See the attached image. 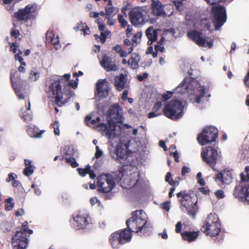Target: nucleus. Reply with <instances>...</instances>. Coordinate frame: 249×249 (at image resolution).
I'll list each match as a JSON object with an SVG mask.
<instances>
[{
	"label": "nucleus",
	"mask_w": 249,
	"mask_h": 249,
	"mask_svg": "<svg viewBox=\"0 0 249 249\" xmlns=\"http://www.w3.org/2000/svg\"><path fill=\"white\" fill-rule=\"evenodd\" d=\"M147 215L142 210L132 213V216L126 221L128 230L124 229L112 233L109 238V242L114 249H117L121 245L130 241L131 238V231L144 234L146 231L148 223Z\"/></svg>",
	"instance_id": "1"
},
{
	"label": "nucleus",
	"mask_w": 249,
	"mask_h": 249,
	"mask_svg": "<svg viewBox=\"0 0 249 249\" xmlns=\"http://www.w3.org/2000/svg\"><path fill=\"white\" fill-rule=\"evenodd\" d=\"M64 80H59L58 77H53L47 82L46 91L47 96L51 100L55 102L58 106H61L68 102L69 99L73 96V93L70 90L69 86H65L62 90V85Z\"/></svg>",
	"instance_id": "2"
},
{
	"label": "nucleus",
	"mask_w": 249,
	"mask_h": 249,
	"mask_svg": "<svg viewBox=\"0 0 249 249\" xmlns=\"http://www.w3.org/2000/svg\"><path fill=\"white\" fill-rule=\"evenodd\" d=\"M176 90L180 93L187 92L190 96H194V98L191 97V99L194 100L196 103H199L200 98L204 94V88L200 86L199 82L190 77L185 78L181 83L177 87Z\"/></svg>",
	"instance_id": "3"
},
{
	"label": "nucleus",
	"mask_w": 249,
	"mask_h": 249,
	"mask_svg": "<svg viewBox=\"0 0 249 249\" xmlns=\"http://www.w3.org/2000/svg\"><path fill=\"white\" fill-rule=\"evenodd\" d=\"M100 121L101 119L99 117H98L96 119H92L91 115H89L85 118V122L88 125L95 128L101 133L103 136L107 137V139H113L116 136L115 126L110 121H108V125L101 123Z\"/></svg>",
	"instance_id": "4"
},
{
	"label": "nucleus",
	"mask_w": 249,
	"mask_h": 249,
	"mask_svg": "<svg viewBox=\"0 0 249 249\" xmlns=\"http://www.w3.org/2000/svg\"><path fill=\"white\" fill-rule=\"evenodd\" d=\"M177 196L178 198L181 197L180 200L181 210L187 211L194 218L197 211L196 196L186 192L178 193Z\"/></svg>",
	"instance_id": "5"
},
{
	"label": "nucleus",
	"mask_w": 249,
	"mask_h": 249,
	"mask_svg": "<svg viewBox=\"0 0 249 249\" xmlns=\"http://www.w3.org/2000/svg\"><path fill=\"white\" fill-rule=\"evenodd\" d=\"M184 106L178 100H174L165 105L163 112L164 115L172 120H177L183 115Z\"/></svg>",
	"instance_id": "6"
},
{
	"label": "nucleus",
	"mask_w": 249,
	"mask_h": 249,
	"mask_svg": "<svg viewBox=\"0 0 249 249\" xmlns=\"http://www.w3.org/2000/svg\"><path fill=\"white\" fill-rule=\"evenodd\" d=\"M221 224L215 213H210L207 216L201 231L211 236L217 235L220 231Z\"/></svg>",
	"instance_id": "7"
},
{
	"label": "nucleus",
	"mask_w": 249,
	"mask_h": 249,
	"mask_svg": "<svg viewBox=\"0 0 249 249\" xmlns=\"http://www.w3.org/2000/svg\"><path fill=\"white\" fill-rule=\"evenodd\" d=\"M28 222L25 221L22 224L21 231H17L12 239V246L14 249H25L27 247L28 239L26 238Z\"/></svg>",
	"instance_id": "8"
},
{
	"label": "nucleus",
	"mask_w": 249,
	"mask_h": 249,
	"mask_svg": "<svg viewBox=\"0 0 249 249\" xmlns=\"http://www.w3.org/2000/svg\"><path fill=\"white\" fill-rule=\"evenodd\" d=\"M37 6L36 4H29L24 8L19 9L14 14V17L19 21H27L34 20L37 16Z\"/></svg>",
	"instance_id": "9"
},
{
	"label": "nucleus",
	"mask_w": 249,
	"mask_h": 249,
	"mask_svg": "<svg viewBox=\"0 0 249 249\" xmlns=\"http://www.w3.org/2000/svg\"><path fill=\"white\" fill-rule=\"evenodd\" d=\"M115 185L113 177L111 175H101L97 178V186L98 187V191L100 192L109 193Z\"/></svg>",
	"instance_id": "10"
},
{
	"label": "nucleus",
	"mask_w": 249,
	"mask_h": 249,
	"mask_svg": "<svg viewBox=\"0 0 249 249\" xmlns=\"http://www.w3.org/2000/svg\"><path fill=\"white\" fill-rule=\"evenodd\" d=\"M218 136V130L213 126L206 127L197 137L198 142L202 145L214 142Z\"/></svg>",
	"instance_id": "11"
},
{
	"label": "nucleus",
	"mask_w": 249,
	"mask_h": 249,
	"mask_svg": "<svg viewBox=\"0 0 249 249\" xmlns=\"http://www.w3.org/2000/svg\"><path fill=\"white\" fill-rule=\"evenodd\" d=\"M118 144L115 148L116 156L112 155L113 158L116 160L119 159H126L127 158L126 155H129L131 153H134L138 150V147L136 143L134 141H129L124 146Z\"/></svg>",
	"instance_id": "12"
},
{
	"label": "nucleus",
	"mask_w": 249,
	"mask_h": 249,
	"mask_svg": "<svg viewBox=\"0 0 249 249\" xmlns=\"http://www.w3.org/2000/svg\"><path fill=\"white\" fill-rule=\"evenodd\" d=\"M146 14V10L143 7H137L132 8L129 13L131 23L135 26L143 24L147 20Z\"/></svg>",
	"instance_id": "13"
},
{
	"label": "nucleus",
	"mask_w": 249,
	"mask_h": 249,
	"mask_svg": "<svg viewBox=\"0 0 249 249\" xmlns=\"http://www.w3.org/2000/svg\"><path fill=\"white\" fill-rule=\"evenodd\" d=\"M201 155L203 161L215 170L214 165L220 157L217 150L211 147L203 148Z\"/></svg>",
	"instance_id": "14"
},
{
	"label": "nucleus",
	"mask_w": 249,
	"mask_h": 249,
	"mask_svg": "<svg viewBox=\"0 0 249 249\" xmlns=\"http://www.w3.org/2000/svg\"><path fill=\"white\" fill-rule=\"evenodd\" d=\"M214 18L215 30H218L226 21V10L225 8L217 6L212 8Z\"/></svg>",
	"instance_id": "15"
},
{
	"label": "nucleus",
	"mask_w": 249,
	"mask_h": 249,
	"mask_svg": "<svg viewBox=\"0 0 249 249\" xmlns=\"http://www.w3.org/2000/svg\"><path fill=\"white\" fill-rule=\"evenodd\" d=\"M123 111L121 108L117 104H115L111 106L107 113V124L108 121L111 123L116 127L117 123H122L123 121Z\"/></svg>",
	"instance_id": "16"
},
{
	"label": "nucleus",
	"mask_w": 249,
	"mask_h": 249,
	"mask_svg": "<svg viewBox=\"0 0 249 249\" xmlns=\"http://www.w3.org/2000/svg\"><path fill=\"white\" fill-rule=\"evenodd\" d=\"M188 37L199 46L211 48L213 46V40H209L208 37L204 38L198 32L192 31L188 33Z\"/></svg>",
	"instance_id": "17"
},
{
	"label": "nucleus",
	"mask_w": 249,
	"mask_h": 249,
	"mask_svg": "<svg viewBox=\"0 0 249 249\" xmlns=\"http://www.w3.org/2000/svg\"><path fill=\"white\" fill-rule=\"evenodd\" d=\"M151 8L153 13L158 16H170L173 13L172 5H167L165 9H169V11L164 10L162 5L159 0H152Z\"/></svg>",
	"instance_id": "18"
},
{
	"label": "nucleus",
	"mask_w": 249,
	"mask_h": 249,
	"mask_svg": "<svg viewBox=\"0 0 249 249\" xmlns=\"http://www.w3.org/2000/svg\"><path fill=\"white\" fill-rule=\"evenodd\" d=\"M90 222V218L87 214H82L81 213H78L71 221L72 225L77 229L84 228Z\"/></svg>",
	"instance_id": "19"
},
{
	"label": "nucleus",
	"mask_w": 249,
	"mask_h": 249,
	"mask_svg": "<svg viewBox=\"0 0 249 249\" xmlns=\"http://www.w3.org/2000/svg\"><path fill=\"white\" fill-rule=\"evenodd\" d=\"M109 84L106 79H100L96 84L95 94L99 97L105 98L108 94Z\"/></svg>",
	"instance_id": "20"
},
{
	"label": "nucleus",
	"mask_w": 249,
	"mask_h": 249,
	"mask_svg": "<svg viewBox=\"0 0 249 249\" xmlns=\"http://www.w3.org/2000/svg\"><path fill=\"white\" fill-rule=\"evenodd\" d=\"M115 86L117 90L122 91L124 89H128L130 87L127 80V74L121 73L115 78Z\"/></svg>",
	"instance_id": "21"
},
{
	"label": "nucleus",
	"mask_w": 249,
	"mask_h": 249,
	"mask_svg": "<svg viewBox=\"0 0 249 249\" xmlns=\"http://www.w3.org/2000/svg\"><path fill=\"white\" fill-rule=\"evenodd\" d=\"M100 63L101 66L107 71H116L118 69L117 65L112 61V59L107 55L103 56Z\"/></svg>",
	"instance_id": "22"
},
{
	"label": "nucleus",
	"mask_w": 249,
	"mask_h": 249,
	"mask_svg": "<svg viewBox=\"0 0 249 249\" xmlns=\"http://www.w3.org/2000/svg\"><path fill=\"white\" fill-rule=\"evenodd\" d=\"M215 178L223 183L229 184L232 181V174L231 171L225 170L218 173Z\"/></svg>",
	"instance_id": "23"
},
{
	"label": "nucleus",
	"mask_w": 249,
	"mask_h": 249,
	"mask_svg": "<svg viewBox=\"0 0 249 249\" xmlns=\"http://www.w3.org/2000/svg\"><path fill=\"white\" fill-rule=\"evenodd\" d=\"M11 81L14 89L18 99H24L26 96V95L24 94L25 93L23 92L24 91L22 89V87L21 86V85L19 83L15 82L13 76H11Z\"/></svg>",
	"instance_id": "24"
},
{
	"label": "nucleus",
	"mask_w": 249,
	"mask_h": 249,
	"mask_svg": "<svg viewBox=\"0 0 249 249\" xmlns=\"http://www.w3.org/2000/svg\"><path fill=\"white\" fill-rule=\"evenodd\" d=\"M158 30H154L152 26H150L146 30L145 34L149 39L148 44H151L153 42H155L157 39L158 37Z\"/></svg>",
	"instance_id": "25"
},
{
	"label": "nucleus",
	"mask_w": 249,
	"mask_h": 249,
	"mask_svg": "<svg viewBox=\"0 0 249 249\" xmlns=\"http://www.w3.org/2000/svg\"><path fill=\"white\" fill-rule=\"evenodd\" d=\"M141 57L137 53H131V57L128 60V64L133 69H136L138 67L139 63Z\"/></svg>",
	"instance_id": "26"
},
{
	"label": "nucleus",
	"mask_w": 249,
	"mask_h": 249,
	"mask_svg": "<svg viewBox=\"0 0 249 249\" xmlns=\"http://www.w3.org/2000/svg\"><path fill=\"white\" fill-rule=\"evenodd\" d=\"M26 168L23 171V174L26 176H29L33 174L35 166L32 163V161L29 160H24Z\"/></svg>",
	"instance_id": "27"
},
{
	"label": "nucleus",
	"mask_w": 249,
	"mask_h": 249,
	"mask_svg": "<svg viewBox=\"0 0 249 249\" xmlns=\"http://www.w3.org/2000/svg\"><path fill=\"white\" fill-rule=\"evenodd\" d=\"M113 49L122 57H126L128 54L131 53L133 51V47H130L128 49L127 51H125L119 45H117L114 47Z\"/></svg>",
	"instance_id": "28"
},
{
	"label": "nucleus",
	"mask_w": 249,
	"mask_h": 249,
	"mask_svg": "<svg viewBox=\"0 0 249 249\" xmlns=\"http://www.w3.org/2000/svg\"><path fill=\"white\" fill-rule=\"evenodd\" d=\"M77 170L82 177H84L88 174L91 179H94L96 177V175L92 170H90V166L89 165H88L85 169L78 168Z\"/></svg>",
	"instance_id": "29"
},
{
	"label": "nucleus",
	"mask_w": 249,
	"mask_h": 249,
	"mask_svg": "<svg viewBox=\"0 0 249 249\" xmlns=\"http://www.w3.org/2000/svg\"><path fill=\"white\" fill-rule=\"evenodd\" d=\"M182 237L184 240L189 242L195 241L198 236V232H185L181 234Z\"/></svg>",
	"instance_id": "30"
},
{
	"label": "nucleus",
	"mask_w": 249,
	"mask_h": 249,
	"mask_svg": "<svg viewBox=\"0 0 249 249\" xmlns=\"http://www.w3.org/2000/svg\"><path fill=\"white\" fill-rule=\"evenodd\" d=\"M38 128L33 125L29 126V128L27 129L29 136L32 138H40L43 132L38 133Z\"/></svg>",
	"instance_id": "31"
},
{
	"label": "nucleus",
	"mask_w": 249,
	"mask_h": 249,
	"mask_svg": "<svg viewBox=\"0 0 249 249\" xmlns=\"http://www.w3.org/2000/svg\"><path fill=\"white\" fill-rule=\"evenodd\" d=\"M74 30L76 31H82L84 35H89L90 33L89 29L85 23H78L74 27Z\"/></svg>",
	"instance_id": "32"
},
{
	"label": "nucleus",
	"mask_w": 249,
	"mask_h": 249,
	"mask_svg": "<svg viewBox=\"0 0 249 249\" xmlns=\"http://www.w3.org/2000/svg\"><path fill=\"white\" fill-rule=\"evenodd\" d=\"M106 18L113 17L118 12V10L113 6H106L105 8Z\"/></svg>",
	"instance_id": "33"
},
{
	"label": "nucleus",
	"mask_w": 249,
	"mask_h": 249,
	"mask_svg": "<svg viewBox=\"0 0 249 249\" xmlns=\"http://www.w3.org/2000/svg\"><path fill=\"white\" fill-rule=\"evenodd\" d=\"M110 35V32L108 30H106L101 32L100 36H99L97 35H95L94 36L97 39H99L101 42L104 43L106 41V38L109 36Z\"/></svg>",
	"instance_id": "34"
},
{
	"label": "nucleus",
	"mask_w": 249,
	"mask_h": 249,
	"mask_svg": "<svg viewBox=\"0 0 249 249\" xmlns=\"http://www.w3.org/2000/svg\"><path fill=\"white\" fill-rule=\"evenodd\" d=\"M40 77L39 72L36 69H32L29 73V78L32 81H36Z\"/></svg>",
	"instance_id": "35"
},
{
	"label": "nucleus",
	"mask_w": 249,
	"mask_h": 249,
	"mask_svg": "<svg viewBox=\"0 0 249 249\" xmlns=\"http://www.w3.org/2000/svg\"><path fill=\"white\" fill-rule=\"evenodd\" d=\"M15 58L16 60H18L20 63V66L18 67V71L20 72H24L25 71V67L26 66V63L23 62V58L19 56L18 53L15 54Z\"/></svg>",
	"instance_id": "36"
},
{
	"label": "nucleus",
	"mask_w": 249,
	"mask_h": 249,
	"mask_svg": "<svg viewBox=\"0 0 249 249\" xmlns=\"http://www.w3.org/2000/svg\"><path fill=\"white\" fill-rule=\"evenodd\" d=\"M51 41L56 49L60 48L59 38L58 35H53L51 37Z\"/></svg>",
	"instance_id": "37"
},
{
	"label": "nucleus",
	"mask_w": 249,
	"mask_h": 249,
	"mask_svg": "<svg viewBox=\"0 0 249 249\" xmlns=\"http://www.w3.org/2000/svg\"><path fill=\"white\" fill-rule=\"evenodd\" d=\"M166 34L171 33L175 37H178L182 35V33L178 28H172L166 31Z\"/></svg>",
	"instance_id": "38"
},
{
	"label": "nucleus",
	"mask_w": 249,
	"mask_h": 249,
	"mask_svg": "<svg viewBox=\"0 0 249 249\" xmlns=\"http://www.w3.org/2000/svg\"><path fill=\"white\" fill-rule=\"evenodd\" d=\"M9 45H10L11 51H12L13 53H15V54L18 53L20 56V55L22 54V52L18 49L19 45L16 42L13 43H9Z\"/></svg>",
	"instance_id": "39"
},
{
	"label": "nucleus",
	"mask_w": 249,
	"mask_h": 249,
	"mask_svg": "<svg viewBox=\"0 0 249 249\" xmlns=\"http://www.w3.org/2000/svg\"><path fill=\"white\" fill-rule=\"evenodd\" d=\"M142 36V33L141 32H138L133 36L131 46L133 47V48L137 45V43L141 40Z\"/></svg>",
	"instance_id": "40"
},
{
	"label": "nucleus",
	"mask_w": 249,
	"mask_h": 249,
	"mask_svg": "<svg viewBox=\"0 0 249 249\" xmlns=\"http://www.w3.org/2000/svg\"><path fill=\"white\" fill-rule=\"evenodd\" d=\"M15 205L13 202V199L11 197L7 198L6 200L5 209L7 211H11L13 209Z\"/></svg>",
	"instance_id": "41"
},
{
	"label": "nucleus",
	"mask_w": 249,
	"mask_h": 249,
	"mask_svg": "<svg viewBox=\"0 0 249 249\" xmlns=\"http://www.w3.org/2000/svg\"><path fill=\"white\" fill-rule=\"evenodd\" d=\"M169 151L170 152V154L173 155V156L175 158V160L177 162L179 161V157L178 155V153L177 151L176 150V147L175 145H172L169 148Z\"/></svg>",
	"instance_id": "42"
},
{
	"label": "nucleus",
	"mask_w": 249,
	"mask_h": 249,
	"mask_svg": "<svg viewBox=\"0 0 249 249\" xmlns=\"http://www.w3.org/2000/svg\"><path fill=\"white\" fill-rule=\"evenodd\" d=\"M77 85H78V79L77 78H76V81H71L69 83H68V81H67V83H65L64 82V84H63V86L64 87L65 86H69V88L67 89V90L69 89L72 92H73V91L70 89V86H71V87H72L74 89H75L77 88Z\"/></svg>",
	"instance_id": "43"
},
{
	"label": "nucleus",
	"mask_w": 249,
	"mask_h": 249,
	"mask_svg": "<svg viewBox=\"0 0 249 249\" xmlns=\"http://www.w3.org/2000/svg\"><path fill=\"white\" fill-rule=\"evenodd\" d=\"M161 107H162L161 103L157 102L155 104V105L153 108V110L157 113H159V114L161 115V112L163 111V110L161 109Z\"/></svg>",
	"instance_id": "44"
},
{
	"label": "nucleus",
	"mask_w": 249,
	"mask_h": 249,
	"mask_svg": "<svg viewBox=\"0 0 249 249\" xmlns=\"http://www.w3.org/2000/svg\"><path fill=\"white\" fill-rule=\"evenodd\" d=\"M171 177H172L171 174L170 173L168 172L166 175V178H165V181L166 182H168L171 185H172L174 186H175L176 185H178V183L174 181L173 180V179H171Z\"/></svg>",
	"instance_id": "45"
},
{
	"label": "nucleus",
	"mask_w": 249,
	"mask_h": 249,
	"mask_svg": "<svg viewBox=\"0 0 249 249\" xmlns=\"http://www.w3.org/2000/svg\"><path fill=\"white\" fill-rule=\"evenodd\" d=\"M52 125L54 129V134L55 135H59V122L57 121H55L52 124Z\"/></svg>",
	"instance_id": "46"
},
{
	"label": "nucleus",
	"mask_w": 249,
	"mask_h": 249,
	"mask_svg": "<svg viewBox=\"0 0 249 249\" xmlns=\"http://www.w3.org/2000/svg\"><path fill=\"white\" fill-rule=\"evenodd\" d=\"M118 20L120 24H121V26L122 27L124 28L125 27L127 24V22L126 20L124 18V16L121 15H118Z\"/></svg>",
	"instance_id": "47"
},
{
	"label": "nucleus",
	"mask_w": 249,
	"mask_h": 249,
	"mask_svg": "<svg viewBox=\"0 0 249 249\" xmlns=\"http://www.w3.org/2000/svg\"><path fill=\"white\" fill-rule=\"evenodd\" d=\"M103 155V151L100 149L98 146H96V152L95 154V157L96 159L100 158Z\"/></svg>",
	"instance_id": "48"
},
{
	"label": "nucleus",
	"mask_w": 249,
	"mask_h": 249,
	"mask_svg": "<svg viewBox=\"0 0 249 249\" xmlns=\"http://www.w3.org/2000/svg\"><path fill=\"white\" fill-rule=\"evenodd\" d=\"M68 163H71V166L72 167H76L78 166V164L76 162L75 160L73 158H67L66 159Z\"/></svg>",
	"instance_id": "49"
},
{
	"label": "nucleus",
	"mask_w": 249,
	"mask_h": 249,
	"mask_svg": "<svg viewBox=\"0 0 249 249\" xmlns=\"http://www.w3.org/2000/svg\"><path fill=\"white\" fill-rule=\"evenodd\" d=\"M155 50L156 52H160L161 53H162L164 50V48L161 43H157L155 46Z\"/></svg>",
	"instance_id": "50"
},
{
	"label": "nucleus",
	"mask_w": 249,
	"mask_h": 249,
	"mask_svg": "<svg viewBox=\"0 0 249 249\" xmlns=\"http://www.w3.org/2000/svg\"><path fill=\"white\" fill-rule=\"evenodd\" d=\"M22 118L25 121L28 122L32 120V116L30 114H25V112H22Z\"/></svg>",
	"instance_id": "51"
},
{
	"label": "nucleus",
	"mask_w": 249,
	"mask_h": 249,
	"mask_svg": "<svg viewBox=\"0 0 249 249\" xmlns=\"http://www.w3.org/2000/svg\"><path fill=\"white\" fill-rule=\"evenodd\" d=\"M100 20H101L100 18H98L97 19L99 30L101 32L105 31H106L105 30L106 26L105 24H104L103 23H102Z\"/></svg>",
	"instance_id": "52"
},
{
	"label": "nucleus",
	"mask_w": 249,
	"mask_h": 249,
	"mask_svg": "<svg viewBox=\"0 0 249 249\" xmlns=\"http://www.w3.org/2000/svg\"><path fill=\"white\" fill-rule=\"evenodd\" d=\"M19 35V32L15 28V24L14 23V28L11 32V36L15 38H18Z\"/></svg>",
	"instance_id": "53"
},
{
	"label": "nucleus",
	"mask_w": 249,
	"mask_h": 249,
	"mask_svg": "<svg viewBox=\"0 0 249 249\" xmlns=\"http://www.w3.org/2000/svg\"><path fill=\"white\" fill-rule=\"evenodd\" d=\"M214 194L216 197L218 199H221L224 197V193L223 191L221 190L216 191Z\"/></svg>",
	"instance_id": "54"
},
{
	"label": "nucleus",
	"mask_w": 249,
	"mask_h": 249,
	"mask_svg": "<svg viewBox=\"0 0 249 249\" xmlns=\"http://www.w3.org/2000/svg\"><path fill=\"white\" fill-rule=\"evenodd\" d=\"M241 173L240 175L241 179L242 181H249V173Z\"/></svg>",
	"instance_id": "55"
},
{
	"label": "nucleus",
	"mask_w": 249,
	"mask_h": 249,
	"mask_svg": "<svg viewBox=\"0 0 249 249\" xmlns=\"http://www.w3.org/2000/svg\"><path fill=\"white\" fill-rule=\"evenodd\" d=\"M208 4L210 5L216 4L219 2L224 1L225 0H204Z\"/></svg>",
	"instance_id": "56"
},
{
	"label": "nucleus",
	"mask_w": 249,
	"mask_h": 249,
	"mask_svg": "<svg viewBox=\"0 0 249 249\" xmlns=\"http://www.w3.org/2000/svg\"><path fill=\"white\" fill-rule=\"evenodd\" d=\"M201 24L204 28H207L208 30H209L210 27V24L207 21V19H203L201 21Z\"/></svg>",
	"instance_id": "57"
},
{
	"label": "nucleus",
	"mask_w": 249,
	"mask_h": 249,
	"mask_svg": "<svg viewBox=\"0 0 249 249\" xmlns=\"http://www.w3.org/2000/svg\"><path fill=\"white\" fill-rule=\"evenodd\" d=\"M172 92L170 91H167L166 93L162 95V98L164 100H167L172 97Z\"/></svg>",
	"instance_id": "58"
},
{
	"label": "nucleus",
	"mask_w": 249,
	"mask_h": 249,
	"mask_svg": "<svg viewBox=\"0 0 249 249\" xmlns=\"http://www.w3.org/2000/svg\"><path fill=\"white\" fill-rule=\"evenodd\" d=\"M17 176L14 175L13 173H11L9 174L8 177L6 178L7 182H10L11 180H14V178H17Z\"/></svg>",
	"instance_id": "59"
},
{
	"label": "nucleus",
	"mask_w": 249,
	"mask_h": 249,
	"mask_svg": "<svg viewBox=\"0 0 249 249\" xmlns=\"http://www.w3.org/2000/svg\"><path fill=\"white\" fill-rule=\"evenodd\" d=\"M159 113H157L154 111L153 110L152 112H150L148 114V117L149 118H152L154 117H156L157 116H160Z\"/></svg>",
	"instance_id": "60"
},
{
	"label": "nucleus",
	"mask_w": 249,
	"mask_h": 249,
	"mask_svg": "<svg viewBox=\"0 0 249 249\" xmlns=\"http://www.w3.org/2000/svg\"><path fill=\"white\" fill-rule=\"evenodd\" d=\"M182 227V224L181 222H178L176 225V232L177 233H179L180 232L181 229Z\"/></svg>",
	"instance_id": "61"
},
{
	"label": "nucleus",
	"mask_w": 249,
	"mask_h": 249,
	"mask_svg": "<svg viewBox=\"0 0 249 249\" xmlns=\"http://www.w3.org/2000/svg\"><path fill=\"white\" fill-rule=\"evenodd\" d=\"M190 172L189 168L187 166H183L181 170V174L182 176L185 175V174Z\"/></svg>",
	"instance_id": "62"
},
{
	"label": "nucleus",
	"mask_w": 249,
	"mask_h": 249,
	"mask_svg": "<svg viewBox=\"0 0 249 249\" xmlns=\"http://www.w3.org/2000/svg\"><path fill=\"white\" fill-rule=\"evenodd\" d=\"M24 211L23 209H19L16 212L15 215L17 216H20L23 215L24 214Z\"/></svg>",
	"instance_id": "63"
},
{
	"label": "nucleus",
	"mask_w": 249,
	"mask_h": 249,
	"mask_svg": "<svg viewBox=\"0 0 249 249\" xmlns=\"http://www.w3.org/2000/svg\"><path fill=\"white\" fill-rule=\"evenodd\" d=\"M244 82L247 87H249V71L244 78Z\"/></svg>",
	"instance_id": "64"
}]
</instances>
